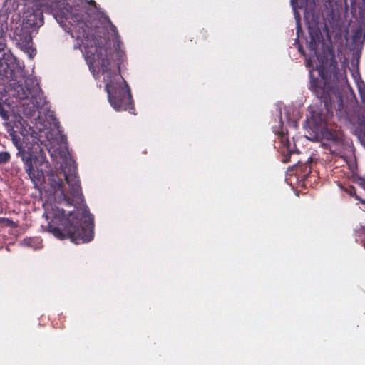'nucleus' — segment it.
I'll return each instance as SVG.
<instances>
[{
    "label": "nucleus",
    "instance_id": "obj_15",
    "mask_svg": "<svg viewBox=\"0 0 365 365\" xmlns=\"http://www.w3.org/2000/svg\"><path fill=\"white\" fill-rule=\"evenodd\" d=\"M2 100H0L1 101ZM0 116L4 120H9V113L7 110L4 109V106L1 104V102H0Z\"/></svg>",
    "mask_w": 365,
    "mask_h": 365
},
{
    "label": "nucleus",
    "instance_id": "obj_21",
    "mask_svg": "<svg viewBox=\"0 0 365 365\" xmlns=\"http://www.w3.org/2000/svg\"><path fill=\"white\" fill-rule=\"evenodd\" d=\"M302 32V28L299 24V19L297 20V36H299V33Z\"/></svg>",
    "mask_w": 365,
    "mask_h": 365
},
{
    "label": "nucleus",
    "instance_id": "obj_10",
    "mask_svg": "<svg viewBox=\"0 0 365 365\" xmlns=\"http://www.w3.org/2000/svg\"><path fill=\"white\" fill-rule=\"evenodd\" d=\"M309 123L314 127L316 132H322L326 127V119L322 111L317 108H312Z\"/></svg>",
    "mask_w": 365,
    "mask_h": 365
},
{
    "label": "nucleus",
    "instance_id": "obj_1",
    "mask_svg": "<svg viewBox=\"0 0 365 365\" xmlns=\"http://www.w3.org/2000/svg\"><path fill=\"white\" fill-rule=\"evenodd\" d=\"M61 157L60 175L53 172L48 175L50 192L59 203L73 205L75 210L66 214L62 209V217H55L48 224V231L59 240L70 238L76 244L88 242L94 236V217L84 205L75 160L68 152L61 153Z\"/></svg>",
    "mask_w": 365,
    "mask_h": 365
},
{
    "label": "nucleus",
    "instance_id": "obj_4",
    "mask_svg": "<svg viewBox=\"0 0 365 365\" xmlns=\"http://www.w3.org/2000/svg\"><path fill=\"white\" fill-rule=\"evenodd\" d=\"M11 95L20 100L36 98L38 93L41 91L38 83L36 80L32 77H27L24 83L19 81L13 82L10 84Z\"/></svg>",
    "mask_w": 365,
    "mask_h": 365
},
{
    "label": "nucleus",
    "instance_id": "obj_22",
    "mask_svg": "<svg viewBox=\"0 0 365 365\" xmlns=\"http://www.w3.org/2000/svg\"><path fill=\"white\" fill-rule=\"evenodd\" d=\"M297 48H298V51L299 52L303 55V56H305V51L302 47V46L301 44L299 43L298 46H297Z\"/></svg>",
    "mask_w": 365,
    "mask_h": 365
},
{
    "label": "nucleus",
    "instance_id": "obj_19",
    "mask_svg": "<svg viewBox=\"0 0 365 365\" xmlns=\"http://www.w3.org/2000/svg\"><path fill=\"white\" fill-rule=\"evenodd\" d=\"M359 93H360L361 101L363 103H365V90L364 91L362 90V88L361 87H359Z\"/></svg>",
    "mask_w": 365,
    "mask_h": 365
},
{
    "label": "nucleus",
    "instance_id": "obj_3",
    "mask_svg": "<svg viewBox=\"0 0 365 365\" xmlns=\"http://www.w3.org/2000/svg\"><path fill=\"white\" fill-rule=\"evenodd\" d=\"M7 132L11 136L14 145L18 150L16 155L21 158L24 163V168L29 176L31 180L37 185L44 178V173L42 170L35 169L33 165L34 155L26 151V140H29L28 131L23 128L20 122L14 123V125L9 123L7 124Z\"/></svg>",
    "mask_w": 365,
    "mask_h": 365
},
{
    "label": "nucleus",
    "instance_id": "obj_24",
    "mask_svg": "<svg viewBox=\"0 0 365 365\" xmlns=\"http://www.w3.org/2000/svg\"><path fill=\"white\" fill-rule=\"evenodd\" d=\"M339 110L342 107V98L341 96H339Z\"/></svg>",
    "mask_w": 365,
    "mask_h": 365
},
{
    "label": "nucleus",
    "instance_id": "obj_18",
    "mask_svg": "<svg viewBox=\"0 0 365 365\" xmlns=\"http://www.w3.org/2000/svg\"><path fill=\"white\" fill-rule=\"evenodd\" d=\"M6 92L5 86L4 84L0 83V100H2L5 96V93Z\"/></svg>",
    "mask_w": 365,
    "mask_h": 365
},
{
    "label": "nucleus",
    "instance_id": "obj_32",
    "mask_svg": "<svg viewBox=\"0 0 365 365\" xmlns=\"http://www.w3.org/2000/svg\"><path fill=\"white\" fill-rule=\"evenodd\" d=\"M294 0H291L292 2H293Z\"/></svg>",
    "mask_w": 365,
    "mask_h": 365
},
{
    "label": "nucleus",
    "instance_id": "obj_26",
    "mask_svg": "<svg viewBox=\"0 0 365 365\" xmlns=\"http://www.w3.org/2000/svg\"><path fill=\"white\" fill-rule=\"evenodd\" d=\"M312 65V61L311 60H307L306 61V66L307 67H310Z\"/></svg>",
    "mask_w": 365,
    "mask_h": 365
},
{
    "label": "nucleus",
    "instance_id": "obj_28",
    "mask_svg": "<svg viewBox=\"0 0 365 365\" xmlns=\"http://www.w3.org/2000/svg\"><path fill=\"white\" fill-rule=\"evenodd\" d=\"M307 169H308V173H309L311 172V170H310V168H309V167L306 166V167H305V170H307Z\"/></svg>",
    "mask_w": 365,
    "mask_h": 365
},
{
    "label": "nucleus",
    "instance_id": "obj_14",
    "mask_svg": "<svg viewBox=\"0 0 365 365\" xmlns=\"http://www.w3.org/2000/svg\"><path fill=\"white\" fill-rule=\"evenodd\" d=\"M11 160V155L7 151L0 152V165L8 163Z\"/></svg>",
    "mask_w": 365,
    "mask_h": 365
},
{
    "label": "nucleus",
    "instance_id": "obj_13",
    "mask_svg": "<svg viewBox=\"0 0 365 365\" xmlns=\"http://www.w3.org/2000/svg\"><path fill=\"white\" fill-rule=\"evenodd\" d=\"M41 242V240L37 237H29L24 239L21 242V244L24 247H31L34 250H36L41 247L39 245Z\"/></svg>",
    "mask_w": 365,
    "mask_h": 365
},
{
    "label": "nucleus",
    "instance_id": "obj_11",
    "mask_svg": "<svg viewBox=\"0 0 365 365\" xmlns=\"http://www.w3.org/2000/svg\"><path fill=\"white\" fill-rule=\"evenodd\" d=\"M276 135H277V138L280 141L282 145L287 153V155H285L284 158L282 160L283 163H287L290 161L291 155L294 153H298V152L294 148L295 145H292L289 140L287 132H284L283 130H282L280 131H277Z\"/></svg>",
    "mask_w": 365,
    "mask_h": 365
},
{
    "label": "nucleus",
    "instance_id": "obj_29",
    "mask_svg": "<svg viewBox=\"0 0 365 365\" xmlns=\"http://www.w3.org/2000/svg\"><path fill=\"white\" fill-rule=\"evenodd\" d=\"M345 6H346V9H347V8H348V5H347V1H346V0H345Z\"/></svg>",
    "mask_w": 365,
    "mask_h": 365
},
{
    "label": "nucleus",
    "instance_id": "obj_6",
    "mask_svg": "<svg viewBox=\"0 0 365 365\" xmlns=\"http://www.w3.org/2000/svg\"><path fill=\"white\" fill-rule=\"evenodd\" d=\"M11 38L19 48L27 53L30 58L32 57V53L36 52V50L32 48L31 29L19 25L15 28Z\"/></svg>",
    "mask_w": 365,
    "mask_h": 365
},
{
    "label": "nucleus",
    "instance_id": "obj_25",
    "mask_svg": "<svg viewBox=\"0 0 365 365\" xmlns=\"http://www.w3.org/2000/svg\"><path fill=\"white\" fill-rule=\"evenodd\" d=\"M4 221H7V222H11V220L8 219V218L0 217V222H4Z\"/></svg>",
    "mask_w": 365,
    "mask_h": 365
},
{
    "label": "nucleus",
    "instance_id": "obj_30",
    "mask_svg": "<svg viewBox=\"0 0 365 365\" xmlns=\"http://www.w3.org/2000/svg\"><path fill=\"white\" fill-rule=\"evenodd\" d=\"M333 67H334V70H337L336 65H334Z\"/></svg>",
    "mask_w": 365,
    "mask_h": 365
},
{
    "label": "nucleus",
    "instance_id": "obj_23",
    "mask_svg": "<svg viewBox=\"0 0 365 365\" xmlns=\"http://www.w3.org/2000/svg\"><path fill=\"white\" fill-rule=\"evenodd\" d=\"M200 34H201V36L202 38H206V37H207V35H206L207 31H204V30L201 31Z\"/></svg>",
    "mask_w": 365,
    "mask_h": 365
},
{
    "label": "nucleus",
    "instance_id": "obj_5",
    "mask_svg": "<svg viewBox=\"0 0 365 365\" xmlns=\"http://www.w3.org/2000/svg\"><path fill=\"white\" fill-rule=\"evenodd\" d=\"M326 143H322L330 153L335 156L341 158L344 154V139L343 135L337 131H331L326 129L323 133Z\"/></svg>",
    "mask_w": 365,
    "mask_h": 365
},
{
    "label": "nucleus",
    "instance_id": "obj_2",
    "mask_svg": "<svg viewBox=\"0 0 365 365\" xmlns=\"http://www.w3.org/2000/svg\"><path fill=\"white\" fill-rule=\"evenodd\" d=\"M86 38L85 56L90 68L98 67L103 75L105 90L108 101L117 111L126 110L135 114V107L131 93L126 81L120 73L119 63L113 56L120 52L111 47L109 37L104 34L83 35Z\"/></svg>",
    "mask_w": 365,
    "mask_h": 365
},
{
    "label": "nucleus",
    "instance_id": "obj_8",
    "mask_svg": "<svg viewBox=\"0 0 365 365\" xmlns=\"http://www.w3.org/2000/svg\"><path fill=\"white\" fill-rule=\"evenodd\" d=\"M309 88L312 93L324 103V107L328 110L330 94L326 88L325 81L322 79L314 78L310 72V86Z\"/></svg>",
    "mask_w": 365,
    "mask_h": 365
},
{
    "label": "nucleus",
    "instance_id": "obj_16",
    "mask_svg": "<svg viewBox=\"0 0 365 365\" xmlns=\"http://www.w3.org/2000/svg\"><path fill=\"white\" fill-rule=\"evenodd\" d=\"M16 71V70L8 69L6 73H4V72L2 71V72H0V75L4 76H5L7 78H12L13 79L14 78Z\"/></svg>",
    "mask_w": 365,
    "mask_h": 365
},
{
    "label": "nucleus",
    "instance_id": "obj_31",
    "mask_svg": "<svg viewBox=\"0 0 365 365\" xmlns=\"http://www.w3.org/2000/svg\"><path fill=\"white\" fill-rule=\"evenodd\" d=\"M45 163L46 165L49 164V163L48 161L45 162Z\"/></svg>",
    "mask_w": 365,
    "mask_h": 365
},
{
    "label": "nucleus",
    "instance_id": "obj_9",
    "mask_svg": "<svg viewBox=\"0 0 365 365\" xmlns=\"http://www.w3.org/2000/svg\"><path fill=\"white\" fill-rule=\"evenodd\" d=\"M43 24V15L41 9H28L23 15L22 26L31 30L36 29Z\"/></svg>",
    "mask_w": 365,
    "mask_h": 365
},
{
    "label": "nucleus",
    "instance_id": "obj_17",
    "mask_svg": "<svg viewBox=\"0 0 365 365\" xmlns=\"http://www.w3.org/2000/svg\"><path fill=\"white\" fill-rule=\"evenodd\" d=\"M346 192H349V194H350V195H351V196H354L356 199L359 200L362 203L365 204V201H364V200H361V199H360V198L356 195V190H355V188H354V187L350 186V187L347 189Z\"/></svg>",
    "mask_w": 365,
    "mask_h": 365
},
{
    "label": "nucleus",
    "instance_id": "obj_27",
    "mask_svg": "<svg viewBox=\"0 0 365 365\" xmlns=\"http://www.w3.org/2000/svg\"><path fill=\"white\" fill-rule=\"evenodd\" d=\"M319 73H320V75H321L322 78H324V71H323L322 70L319 71Z\"/></svg>",
    "mask_w": 365,
    "mask_h": 365
},
{
    "label": "nucleus",
    "instance_id": "obj_12",
    "mask_svg": "<svg viewBox=\"0 0 365 365\" xmlns=\"http://www.w3.org/2000/svg\"><path fill=\"white\" fill-rule=\"evenodd\" d=\"M309 33L310 41L308 43V47L311 51L316 52L318 45L322 37L320 29L317 26H309Z\"/></svg>",
    "mask_w": 365,
    "mask_h": 365
},
{
    "label": "nucleus",
    "instance_id": "obj_7",
    "mask_svg": "<svg viewBox=\"0 0 365 365\" xmlns=\"http://www.w3.org/2000/svg\"><path fill=\"white\" fill-rule=\"evenodd\" d=\"M19 65L16 58L6 49V43L2 26L0 25V72H7L8 69L17 70Z\"/></svg>",
    "mask_w": 365,
    "mask_h": 365
},
{
    "label": "nucleus",
    "instance_id": "obj_20",
    "mask_svg": "<svg viewBox=\"0 0 365 365\" xmlns=\"http://www.w3.org/2000/svg\"><path fill=\"white\" fill-rule=\"evenodd\" d=\"M358 183L359 185H361L362 187L365 188V179L362 178H359L358 179Z\"/></svg>",
    "mask_w": 365,
    "mask_h": 365
}]
</instances>
